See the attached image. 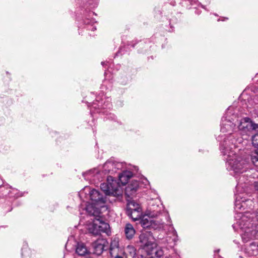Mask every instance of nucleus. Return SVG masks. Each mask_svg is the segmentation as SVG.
<instances>
[{
	"instance_id": "nucleus-1",
	"label": "nucleus",
	"mask_w": 258,
	"mask_h": 258,
	"mask_svg": "<svg viewBox=\"0 0 258 258\" xmlns=\"http://www.w3.org/2000/svg\"><path fill=\"white\" fill-rule=\"evenodd\" d=\"M240 145L230 146L228 142H226L220 147L221 153L226 160L227 169L233 171L237 179L236 188L238 190L243 187L242 183H246L245 177L248 175V173L243 174L247 172L248 162L245 152L241 151ZM254 171V170L251 169L248 172L252 173Z\"/></svg>"
},
{
	"instance_id": "nucleus-2",
	"label": "nucleus",
	"mask_w": 258,
	"mask_h": 258,
	"mask_svg": "<svg viewBox=\"0 0 258 258\" xmlns=\"http://www.w3.org/2000/svg\"><path fill=\"white\" fill-rule=\"evenodd\" d=\"M238 121V117L233 113V108L230 107L228 108L225 112V116L222 118L221 132V134L218 137V140L221 142L220 146L225 142H228L229 145L233 146L234 144H243L245 140H247L246 137L243 138L237 137V134L233 133L235 130L236 122Z\"/></svg>"
},
{
	"instance_id": "nucleus-3",
	"label": "nucleus",
	"mask_w": 258,
	"mask_h": 258,
	"mask_svg": "<svg viewBox=\"0 0 258 258\" xmlns=\"http://www.w3.org/2000/svg\"><path fill=\"white\" fill-rule=\"evenodd\" d=\"M255 214L245 212L239 216L240 219L235 226L241 230V236L244 242H247L254 238L258 239V215L254 219Z\"/></svg>"
},
{
	"instance_id": "nucleus-4",
	"label": "nucleus",
	"mask_w": 258,
	"mask_h": 258,
	"mask_svg": "<svg viewBox=\"0 0 258 258\" xmlns=\"http://www.w3.org/2000/svg\"><path fill=\"white\" fill-rule=\"evenodd\" d=\"M88 190L89 192V197L91 203L86 205V211L90 215H96L99 214L106 213L108 214V207L106 205V199L99 191L92 189L90 191V188L86 186L84 189L81 191L80 195Z\"/></svg>"
},
{
	"instance_id": "nucleus-5",
	"label": "nucleus",
	"mask_w": 258,
	"mask_h": 258,
	"mask_svg": "<svg viewBox=\"0 0 258 258\" xmlns=\"http://www.w3.org/2000/svg\"><path fill=\"white\" fill-rule=\"evenodd\" d=\"M123 165L122 163L114 161L113 159H110L106 161L103 166V171L100 172L98 169H94L90 170L86 173L83 174L85 179H90L89 176L91 177H96L99 178V176L103 173L105 174L116 172L118 170L121 169Z\"/></svg>"
},
{
	"instance_id": "nucleus-6",
	"label": "nucleus",
	"mask_w": 258,
	"mask_h": 258,
	"mask_svg": "<svg viewBox=\"0 0 258 258\" xmlns=\"http://www.w3.org/2000/svg\"><path fill=\"white\" fill-rule=\"evenodd\" d=\"M99 214L93 215L95 218L92 220V222L88 225V229L91 233L94 235H98L101 233H104L108 236L111 234L109 225L105 222L102 218L105 215Z\"/></svg>"
},
{
	"instance_id": "nucleus-7",
	"label": "nucleus",
	"mask_w": 258,
	"mask_h": 258,
	"mask_svg": "<svg viewBox=\"0 0 258 258\" xmlns=\"http://www.w3.org/2000/svg\"><path fill=\"white\" fill-rule=\"evenodd\" d=\"M101 190L106 195L118 197L122 195V190L119 183L113 180V178L109 176L107 178V182L102 183L100 185Z\"/></svg>"
},
{
	"instance_id": "nucleus-8",
	"label": "nucleus",
	"mask_w": 258,
	"mask_h": 258,
	"mask_svg": "<svg viewBox=\"0 0 258 258\" xmlns=\"http://www.w3.org/2000/svg\"><path fill=\"white\" fill-rule=\"evenodd\" d=\"M238 130L242 136L249 137L253 132L258 129V124L252 122L249 118L242 119L238 125Z\"/></svg>"
},
{
	"instance_id": "nucleus-9",
	"label": "nucleus",
	"mask_w": 258,
	"mask_h": 258,
	"mask_svg": "<svg viewBox=\"0 0 258 258\" xmlns=\"http://www.w3.org/2000/svg\"><path fill=\"white\" fill-rule=\"evenodd\" d=\"M141 246L147 253H152L154 248L156 246V243L154 242V237L150 232H145L142 233L139 236Z\"/></svg>"
},
{
	"instance_id": "nucleus-10",
	"label": "nucleus",
	"mask_w": 258,
	"mask_h": 258,
	"mask_svg": "<svg viewBox=\"0 0 258 258\" xmlns=\"http://www.w3.org/2000/svg\"><path fill=\"white\" fill-rule=\"evenodd\" d=\"M109 253L111 258H127L124 250L119 246V240L116 238L111 241Z\"/></svg>"
},
{
	"instance_id": "nucleus-11",
	"label": "nucleus",
	"mask_w": 258,
	"mask_h": 258,
	"mask_svg": "<svg viewBox=\"0 0 258 258\" xmlns=\"http://www.w3.org/2000/svg\"><path fill=\"white\" fill-rule=\"evenodd\" d=\"M253 202L250 199H247L240 195H237L235 201V209L238 212V211L243 210L248 208L251 209Z\"/></svg>"
},
{
	"instance_id": "nucleus-12",
	"label": "nucleus",
	"mask_w": 258,
	"mask_h": 258,
	"mask_svg": "<svg viewBox=\"0 0 258 258\" xmlns=\"http://www.w3.org/2000/svg\"><path fill=\"white\" fill-rule=\"evenodd\" d=\"M163 206L158 200H155L150 203L149 209L146 212L147 216L149 218L158 216L162 210Z\"/></svg>"
},
{
	"instance_id": "nucleus-13",
	"label": "nucleus",
	"mask_w": 258,
	"mask_h": 258,
	"mask_svg": "<svg viewBox=\"0 0 258 258\" xmlns=\"http://www.w3.org/2000/svg\"><path fill=\"white\" fill-rule=\"evenodd\" d=\"M108 242L107 241L103 238H99L94 241L92 244V247L93 249V252L99 255L103 251L105 250V248L107 247Z\"/></svg>"
},
{
	"instance_id": "nucleus-14",
	"label": "nucleus",
	"mask_w": 258,
	"mask_h": 258,
	"mask_svg": "<svg viewBox=\"0 0 258 258\" xmlns=\"http://www.w3.org/2000/svg\"><path fill=\"white\" fill-rule=\"evenodd\" d=\"M139 187V182L136 180H133L127 185L125 189V195L130 198L134 196Z\"/></svg>"
},
{
	"instance_id": "nucleus-15",
	"label": "nucleus",
	"mask_w": 258,
	"mask_h": 258,
	"mask_svg": "<svg viewBox=\"0 0 258 258\" xmlns=\"http://www.w3.org/2000/svg\"><path fill=\"white\" fill-rule=\"evenodd\" d=\"M133 176V173L130 171H124L118 176L119 180L122 185L125 184L129 179Z\"/></svg>"
},
{
	"instance_id": "nucleus-16",
	"label": "nucleus",
	"mask_w": 258,
	"mask_h": 258,
	"mask_svg": "<svg viewBox=\"0 0 258 258\" xmlns=\"http://www.w3.org/2000/svg\"><path fill=\"white\" fill-rule=\"evenodd\" d=\"M124 232L126 238L131 239L135 234V230L132 224L127 223L124 228Z\"/></svg>"
},
{
	"instance_id": "nucleus-17",
	"label": "nucleus",
	"mask_w": 258,
	"mask_h": 258,
	"mask_svg": "<svg viewBox=\"0 0 258 258\" xmlns=\"http://www.w3.org/2000/svg\"><path fill=\"white\" fill-rule=\"evenodd\" d=\"M76 252L79 255L83 256L88 253L89 251L83 243H78L76 246Z\"/></svg>"
},
{
	"instance_id": "nucleus-18",
	"label": "nucleus",
	"mask_w": 258,
	"mask_h": 258,
	"mask_svg": "<svg viewBox=\"0 0 258 258\" xmlns=\"http://www.w3.org/2000/svg\"><path fill=\"white\" fill-rule=\"evenodd\" d=\"M140 209H142L140 206L135 201L131 200L128 201L126 207V213Z\"/></svg>"
},
{
	"instance_id": "nucleus-19",
	"label": "nucleus",
	"mask_w": 258,
	"mask_h": 258,
	"mask_svg": "<svg viewBox=\"0 0 258 258\" xmlns=\"http://www.w3.org/2000/svg\"><path fill=\"white\" fill-rule=\"evenodd\" d=\"M152 220L146 214L140 220V223L144 228H151Z\"/></svg>"
},
{
	"instance_id": "nucleus-20",
	"label": "nucleus",
	"mask_w": 258,
	"mask_h": 258,
	"mask_svg": "<svg viewBox=\"0 0 258 258\" xmlns=\"http://www.w3.org/2000/svg\"><path fill=\"white\" fill-rule=\"evenodd\" d=\"M134 221L140 220L142 214V209L137 210L126 213Z\"/></svg>"
},
{
	"instance_id": "nucleus-21",
	"label": "nucleus",
	"mask_w": 258,
	"mask_h": 258,
	"mask_svg": "<svg viewBox=\"0 0 258 258\" xmlns=\"http://www.w3.org/2000/svg\"><path fill=\"white\" fill-rule=\"evenodd\" d=\"M157 246L154 248L152 253H147L149 255H151L148 258H162L163 256L164 252L162 249L160 248H157Z\"/></svg>"
},
{
	"instance_id": "nucleus-22",
	"label": "nucleus",
	"mask_w": 258,
	"mask_h": 258,
	"mask_svg": "<svg viewBox=\"0 0 258 258\" xmlns=\"http://www.w3.org/2000/svg\"><path fill=\"white\" fill-rule=\"evenodd\" d=\"M151 224H152L151 228H153L154 229H162L164 230H167L165 228V225H164L163 222H161V221H159V220H153Z\"/></svg>"
},
{
	"instance_id": "nucleus-23",
	"label": "nucleus",
	"mask_w": 258,
	"mask_h": 258,
	"mask_svg": "<svg viewBox=\"0 0 258 258\" xmlns=\"http://www.w3.org/2000/svg\"><path fill=\"white\" fill-rule=\"evenodd\" d=\"M166 226L169 227L167 230L168 232H169L172 234V235L174 237L173 238V240L174 242L175 243L177 241V234L176 230L174 228L172 224L170 222H169V225H166Z\"/></svg>"
},
{
	"instance_id": "nucleus-24",
	"label": "nucleus",
	"mask_w": 258,
	"mask_h": 258,
	"mask_svg": "<svg viewBox=\"0 0 258 258\" xmlns=\"http://www.w3.org/2000/svg\"><path fill=\"white\" fill-rule=\"evenodd\" d=\"M251 160L254 165L258 168V151L256 150L252 153L251 155ZM258 174V170L255 172Z\"/></svg>"
},
{
	"instance_id": "nucleus-25",
	"label": "nucleus",
	"mask_w": 258,
	"mask_h": 258,
	"mask_svg": "<svg viewBox=\"0 0 258 258\" xmlns=\"http://www.w3.org/2000/svg\"><path fill=\"white\" fill-rule=\"evenodd\" d=\"M252 143L255 148H258V134H255L252 136Z\"/></svg>"
},
{
	"instance_id": "nucleus-26",
	"label": "nucleus",
	"mask_w": 258,
	"mask_h": 258,
	"mask_svg": "<svg viewBox=\"0 0 258 258\" xmlns=\"http://www.w3.org/2000/svg\"><path fill=\"white\" fill-rule=\"evenodd\" d=\"M252 175H250V178H255V175L257 176L258 178V174H256L255 173H254L253 172L252 173ZM254 188L255 190H256L258 192V181H254Z\"/></svg>"
},
{
	"instance_id": "nucleus-27",
	"label": "nucleus",
	"mask_w": 258,
	"mask_h": 258,
	"mask_svg": "<svg viewBox=\"0 0 258 258\" xmlns=\"http://www.w3.org/2000/svg\"><path fill=\"white\" fill-rule=\"evenodd\" d=\"M109 105V104H107V105H105V107L103 106V108H105V107H107Z\"/></svg>"
},
{
	"instance_id": "nucleus-28",
	"label": "nucleus",
	"mask_w": 258,
	"mask_h": 258,
	"mask_svg": "<svg viewBox=\"0 0 258 258\" xmlns=\"http://www.w3.org/2000/svg\"><path fill=\"white\" fill-rule=\"evenodd\" d=\"M249 182H252V181H251V180H250V179H249Z\"/></svg>"
},
{
	"instance_id": "nucleus-29",
	"label": "nucleus",
	"mask_w": 258,
	"mask_h": 258,
	"mask_svg": "<svg viewBox=\"0 0 258 258\" xmlns=\"http://www.w3.org/2000/svg\"><path fill=\"white\" fill-rule=\"evenodd\" d=\"M167 218H168L169 220H170V219L169 217H167Z\"/></svg>"
}]
</instances>
